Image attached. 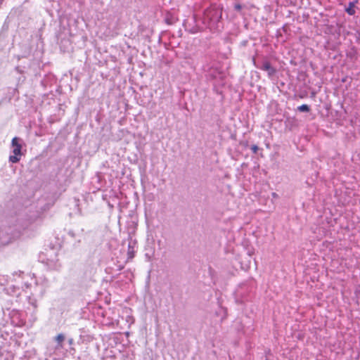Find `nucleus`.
Masks as SVG:
<instances>
[{"instance_id":"9d476101","label":"nucleus","mask_w":360,"mask_h":360,"mask_svg":"<svg viewBox=\"0 0 360 360\" xmlns=\"http://www.w3.org/2000/svg\"><path fill=\"white\" fill-rule=\"evenodd\" d=\"M215 72H217L216 70H214L213 72L212 70H210V72L209 73L208 76L212 79H216L217 77V75H215Z\"/></svg>"},{"instance_id":"7ed1b4c3","label":"nucleus","mask_w":360,"mask_h":360,"mask_svg":"<svg viewBox=\"0 0 360 360\" xmlns=\"http://www.w3.org/2000/svg\"><path fill=\"white\" fill-rule=\"evenodd\" d=\"M8 316L11 324L14 326L21 327L25 323V316L23 311L13 309L9 311Z\"/></svg>"},{"instance_id":"ddd939ff","label":"nucleus","mask_w":360,"mask_h":360,"mask_svg":"<svg viewBox=\"0 0 360 360\" xmlns=\"http://www.w3.org/2000/svg\"><path fill=\"white\" fill-rule=\"evenodd\" d=\"M272 197L273 198H277L278 195L276 193H272Z\"/></svg>"},{"instance_id":"0eeeda50","label":"nucleus","mask_w":360,"mask_h":360,"mask_svg":"<svg viewBox=\"0 0 360 360\" xmlns=\"http://www.w3.org/2000/svg\"><path fill=\"white\" fill-rule=\"evenodd\" d=\"M55 340L57 342L56 348L57 349L63 348V342L65 340V335L62 333L58 334Z\"/></svg>"},{"instance_id":"2eb2a0df","label":"nucleus","mask_w":360,"mask_h":360,"mask_svg":"<svg viewBox=\"0 0 360 360\" xmlns=\"http://www.w3.org/2000/svg\"><path fill=\"white\" fill-rule=\"evenodd\" d=\"M65 42L66 44H68V43L69 44V43H70V41H69L68 40L65 41Z\"/></svg>"},{"instance_id":"423d86ee","label":"nucleus","mask_w":360,"mask_h":360,"mask_svg":"<svg viewBox=\"0 0 360 360\" xmlns=\"http://www.w3.org/2000/svg\"><path fill=\"white\" fill-rule=\"evenodd\" d=\"M358 3L357 0L354 1H350L348 4L347 7L345 8L346 13L349 15H354L356 13V11L354 9L356 4Z\"/></svg>"},{"instance_id":"20e7f679","label":"nucleus","mask_w":360,"mask_h":360,"mask_svg":"<svg viewBox=\"0 0 360 360\" xmlns=\"http://www.w3.org/2000/svg\"><path fill=\"white\" fill-rule=\"evenodd\" d=\"M259 68L266 71L269 77H272L276 72V69L271 66L270 62L267 60L264 61L262 66L259 67Z\"/></svg>"},{"instance_id":"f8f14e48","label":"nucleus","mask_w":360,"mask_h":360,"mask_svg":"<svg viewBox=\"0 0 360 360\" xmlns=\"http://www.w3.org/2000/svg\"><path fill=\"white\" fill-rule=\"evenodd\" d=\"M73 342H74V340H73V339H72V338H70V339L68 340V343H69V345H72V344H73Z\"/></svg>"},{"instance_id":"6e6552de","label":"nucleus","mask_w":360,"mask_h":360,"mask_svg":"<svg viewBox=\"0 0 360 360\" xmlns=\"http://www.w3.org/2000/svg\"><path fill=\"white\" fill-rule=\"evenodd\" d=\"M297 110L300 112H308L310 110V107L307 104H303L297 108Z\"/></svg>"},{"instance_id":"1a4fd4ad","label":"nucleus","mask_w":360,"mask_h":360,"mask_svg":"<svg viewBox=\"0 0 360 360\" xmlns=\"http://www.w3.org/2000/svg\"><path fill=\"white\" fill-rule=\"evenodd\" d=\"M233 7L234 10L236 11H240L243 8V6L240 4H235Z\"/></svg>"},{"instance_id":"39448f33","label":"nucleus","mask_w":360,"mask_h":360,"mask_svg":"<svg viewBox=\"0 0 360 360\" xmlns=\"http://www.w3.org/2000/svg\"><path fill=\"white\" fill-rule=\"evenodd\" d=\"M136 243L135 241L130 240L128 244V258L132 259L134 257V252L136 249Z\"/></svg>"},{"instance_id":"9b49d317","label":"nucleus","mask_w":360,"mask_h":360,"mask_svg":"<svg viewBox=\"0 0 360 360\" xmlns=\"http://www.w3.org/2000/svg\"><path fill=\"white\" fill-rule=\"evenodd\" d=\"M251 150H252V152H253L254 153H256L257 152V150H258V147H257V146H256V145H252V146H251Z\"/></svg>"},{"instance_id":"f03ea898","label":"nucleus","mask_w":360,"mask_h":360,"mask_svg":"<svg viewBox=\"0 0 360 360\" xmlns=\"http://www.w3.org/2000/svg\"><path fill=\"white\" fill-rule=\"evenodd\" d=\"M22 140L18 137L13 138L11 141V150L13 155L8 158V160L12 163H17L20 160L21 156L23 155L22 152Z\"/></svg>"},{"instance_id":"f257e3e1","label":"nucleus","mask_w":360,"mask_h":360,"mask_svg":"<svg viewBox=\"0 0 360 360\" xmlns=\"http://www.w3.org/2000/svg\"><path fill=\"white\" fill-rule=\"evenodd\" d=\"M223 6L221 4L213 3L207 7L201 18L203 27L211 32H220L224 27Z\"/></svg>"},{"instance_id":"4468645a","label":"nucleus","mask_w":360,"mask_h":360,"mask_svg":"<svg viewBox=\"0 0 360 360\" xmlns=\"http://www.w3.org/2000/svg\"><path fill=\"white\" fill-rule=\"evenodd\" d=\"M69 234H70V235H71L72 237H74V236H75L74 233H72V231H70V232H69Z\"/></svg>"}]
</instances>
